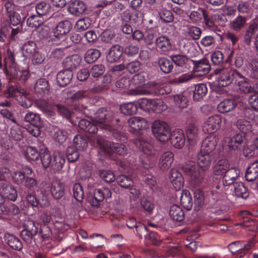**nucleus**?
Masks as SVG:
<instances>
[{
  "instance_id": "1",
  "label": "nucleus",
  "mask_w": 258,
  "mask_h": 258,
  "mask_svg": "<svg viewBox=\"0 0 258 258\" xmlns=\"http://www.w3.org/2000/svg\"><path fill=\"white\" fill-rule=\"evenodd\" d=\"M181 170L189 176L191 185L195 187L214 186L210 182L211 177H209L203 171H200L192 163H185L180 166Z\"/></svg>"
},
{
  "instance_id": "2",
  "label": "nucleus",
  "mask_w": 258,
  "mask_h": 258,
  "mask_svg": "<svg viewBox=\"0 0 258 258\" xmlns=\"http://www.w3.org/2000/svg\"><path fill=\"white\" fill-rule=\"evenodd\" d=\"M40 158L43 167H50L54 172L59 171L65 163L64 157L59 153H54L52 157L50 152L44 145L40 146Z\"/></svg>"
},
{
  "instance_id": "3",
  "label": "nucleus",
  "mask_w": 258,
  "mask_h": 258,
  "mask_svg": "<svg viewBox=\"0 0 258 258\" xmlns=\"http://www.w3.org/2000/svg\"><path fill=\"white\" fill-rule=\"evenodd\" d=\"M113 113L104 108H100L95 114L93 121L96 126L101 128L112 131L113 136L117 140H121L120 133L117 131L112 129L110 122L113 119Z\"/></svg>"
},
{
  "instance_id": "4",
  "label": "nucleus",
  "mask_w": 258,
  "mask_h": 258,
  "mask_svg": "<svg viewBox=\"0 0 258 258\" xmlns=\"http://www.w3.org/2000/svg\"><path fill=\"white\" fill-rule=\"evenodd\" d=\"M41 189L44 192L50 191L56 200L61 198L64 194V185L58 179L50 178L48 181L42 182Z\"/></svg>"
},
{
  "instance_id": "5",
  "label": "nucleus",
  "mask_w": 258,
  "mask_h": 258,
  "mask_svg": "<svg viewBox=\"0 0 258 258\" xmlns=\"http://www.w3.org/2000/svg\"><path fill=\"white\" fill-rule=\"evenodd\" d=\"M138 146L140 150L147 156V158L142 160L144 168L153 167L156 164V159L155 157L156 151L152 145L148 141L141 140L139 141Z\"/></svg>"
},
{
  "instance_id": "6",
  "label": "nucleus",
  "mask_w": 258,
  "mask_h": 258,
  "mask_svg": "<svg viewBox=\"0 0 258 258\" xmlns=\"http://www.w3.org/2000/svg\"><path fill=\"white\" fill-rule=\"evenodd\" d=\"M97 143L100 147V150L105 154H109L115 152L120 155L127 154V149L124 145L120 143H111L102 137H97Z\"/></svg>"
},
{
  "instance_id": "7",
  "label": "nucleus",
  "mask_w": 258,
  "mask_h": 258,
  "mask_svg": "<svg viewBox=\"0 0 258 258\" xmlns=\"http://www.w3.org/2000/svg\"><path fill=\"white\" fill-rule=\"evenodd\" d=\"M151 128L154 136L158 141L165 142L169 140L170 130L165 122L160 120H155L152 124Z\"/></svg>"
},
{
  "instance_id": "8",
  "label": "nucleus",
  "mask_w": 258,
  "mask_h": 258,
  "mask_svg": "<svg viewBox=\"0 0 258 258\" xmlns=\"http://www.w3.org/2000/svg\"><path fill=\"white\" fill-rule=\"evenodd\" d=\"M216 71L219 74L218 85L220 87L227 86L232 83H234L237 76L240 73L237 70L229 68L217 70Z\"/></svg>"
},
{
  "instance_id": "9",
  "label": "nucleus",
  "mask_w": 258,
  "mask_h": 258,
  "mask_svg": "<svg viewBox=\"0 0 258 258\" xmlns=\"http://www.w3.org/2000/svg\"><path fill=\"white\" fill-rule=\"evenodd\" d=\"M244 137L237 133L231 137H225L223 141V149L229 152L240 150L243 147Z\"/></svg>"
},
{
  "instance_id": "10",
  "label": "nucleus",
  "mask_w": 258,
  "mask_h": 258,
  "mask_svg": "<svg viewBox=\"0 0 258 258\" xmlns=\"http://www.w3.org/2000/svg\"><path fill=\"white\" fill-rule=\"evenodd\" d=\"M222 123V117L220 115H214L207 118L202 125L205 133L213 134L217 131Z\"/></svg>"
},
{
  "instance_id": "11",
  "label": "nucleus",
  "mask_w": 258,
  "mask_h": 258,
  "mask_svg": "<svg viewBox=\"0 0 258 258\" xmlns=\"http://www.w3.org/2000/svg\"><path fill=\"white\" fill-rule=\"evenodd\" d=\"M5 73L14 79L22 82H25L27 80L30 76L28 70H23L17 67L16 64H13L9 69H7Z\"/></svg>"
},
{
  "instance_id": "12",
  "label": "nucleus",
  "mask_w": 258,
  "mask_h": 258,
  "mask_svg": "<svg viewBox=\"0 0 258 258\" xmlns=\"http://www.w3.org/2000/svg\"><path fill=\"white\" fill-rule=\"evenodd\" d=\"M200 11L202 13L205 25L212 31L221 32L218 26V20L220 18L219 15H213L210 18L207 14L206 11L200 8Z\"/></svg>"
},
{
  "instance_id": "13",
  "label": "nucleus",
  "mask_w": 258,
  "mask_h": 258,
  "mask_svg": "<svg viewBox=\"0 0 258 258\" xmlns=\"http://www.w3.org/2000/svg\"><path fill=\"white\" fill-rule=\"evenodd\" d=\"M238 90L245 94L253 93V87L250 84L249 80L239 73L234 83Z\"/></svg>"
},
{
  "instance_id": "14",
  "label": "nucleus",
  "mask_w": 258,
  "mask_h": 258,
  "mask_svg": "<svg viewBox=\"0 0 258 258\" xmlns=\"http://www.w3.org/2000/svg\"><path fill=\"white\" fill-rule=\"evenodd\" d=\"M72 27L71 23L68 20L60 22L53 31V36L55 40L60 39L64 35L68 33Z\"/></svg>"
},
{
  "instance_id": "15",
  "label": "nucleus",
  "mask_w": 258,
  "mask_h": 258,
  "mask_svg": "<svg viewBox=\"0 0 258 258\" xmlns=\"http://www.w3.org/2000/svg\"><path fill=\"white\" fill-rule=\"evenodd\" d=\"M218 142V137L214 134L208 136L203 141L201 151L211 153L216 148Z\"/></svg>"
},
{
  "instance_id": "16",
  "label": "nucleus",
  "mask_w": 258,
  "mask_h": 258,
  "mask_svg": "<svg viewBox=\"0 0 258 258\" xmlns=\"http://www.w3.org/2000/svg\"><path fill=\"white\" fill-rule=\"evenodd\" d=\"M171 144L176 148H181L185 142V138L182 130H175L170 133L169 139Z\"/></svg>"
},
{
  "instance_id": "17",
  "label": "nucleus",
  "mask_w": 258,
  "mask_h": 258,
  "mask_svg": "<svg viewBox=\"0 0 258 258\" xmlns=\"http://www.w3.org/2000/svg\"><path fill=\"white\" fill-rule=\"evenodd\" d=\"M194 70L197 75L203 76L207 75L210 71L211 68L209 61L203 58L198 61H193Z\"/></svg>"
},
{
  "instance_id": "18",
  "label": "nucleus",
  "mask_w": 258,
  "mask_h": 258,
  "mask_svg": "<svg viewBox=\"0 0 258 258\" xmlns=\"http://www.w3.org/2000/svg\"><path fill=\"white\" fill-rule=\"evenodd\" d=\"M127 124L135 131L145 129L148 127V123L146 119L140 116L130 117L127 122Z\"/></svg>"
},
{
  "instance_id": "19",
  "label": "nucleus",
  "mask_w": 258,
  "mask_h": 258,
  "mask_svg": "<svg viewBox=\"0 0 258 258\" xmlns=\"http://www.w3.org/2000/svg\"><path fill=\"white\" fill-rule=\"evenodd\" d=\"M210 153L201 151L198 155L197 163L200 168L204 171L208 170L211 164Z\"/></svg>"
},
{
  "instance_id": "20",
  "label": "nucleus",
  "mask_w": 258,
  "mask_h": 258,
  "mask_svg": "<svg viewBox=\"0 0 258 258\" xmlns=\"http://www.w3.org/2000/svg\"><path fill=\"white\" fill-rule=\"evenodd\" d=\"M174 160V155L171 152H164L160 156L159 161V167L162 170L168 169Z\"/></svg>"
},
{
  "instance_id": "21",
  "label": "nucleus",
  "mask_w": 258,
  "mask_h": 258,
  "mask_svg": "<svg viewBox=\"0 0 258 258\" xmlns=\"http://www.w3.org/2000/svg\"><path fill=\"white\" fill-rule=\"evenodd\" d=\"M81 60V57L78 55H73L67 57L62 62V67L65 70H71L73 72V70L79 66Z\"/></svg>"
},
{
  "instance_id": "22",
  "label": "nucleus",
  "mask_w": 258,
  "mask_h": 258,
  "mask_svg": "<svg viewBox=\"0 0 258 258\" xmlns=\"http://www.w3.org/2000/svg\"><path fill=\"white\" fill-rule=\"evenodd\" d=\"M123 53V48L119 45H113L109 50L106 55L107 60L109 62L118 61Z\"/></svg>"
},
{
  "instance_id": "23",
  "label": "nucleus",
  "mask_w": 258,
  "mask_h": 258,
  "mask_svg": "<svg viewBox=\"0 0 258 258\" xmlns=\"http://www.w3.org/2000/svg\"><path fill=\"white\" fill-rule=\"evenodd\" d=\"M170 180L176 190H179L183 186L184 179L181 174L176 169L170 171Z\"/></svg>"
},
{
  "instance_id": "24",
  "label": "nucleus",
  "mask_w": 258,
  "mask_h": 258,
  "mask_svg": "<svg viewBox=\"0 0 258 258\" xmlns=\"http://www.w3.org/2000/svg\"><path fill=\"white\" fill-rule=\"evenodd\" d=\"M155 45L156 49L161 52H166L171 48L170 39L166 36L162 35L156 38Z\"/></svg>"
},
{
  "instance_id": "25",
  "label": "nucleus",
  "mask_w": 258,
  "mask_h": 258,
  "mask_svg": "<svg viewBox=\"0 0 258 258\" xmlns=\"http://www.w3.org/2000/svg\"><path fill=\"white\" fill-rule=\"evenodd\" d=\"M240 171L236 168H229L224 173L223 178V184L224 186H228L232 183L239 176Z\"/></svg>"
},
{
  "instance_id": "26",
  "label": "nucleus",
  "mask_w": 258,
  "mask_h": 258,
  "mask_svg": "<svg viewBox=\"0 0 258 258\" xmlns=\"http://www.w3.org/2000/svg\"><path fill=\"white\" fill-rule=\"evenodd\" d=\"M73 77V73L71 70H64L59 72L56 77L58 84L61 87H64L69 84Z\"/></svg>"
},
{
  "instance_id": "27",
  "label": "nucleus",
  "mask_w": 258,
  "mask_h": 258,
  "mask_svg": "<svg viewBox=\"0 0 258 258\" xmlns=\"http://www.w3.org/2000/svg\"><path fill=\"white\" fill-rule=\"evenodd\" d=\"M257 31H258V22L255 21L250 22L245 31L243 37L244 43L250 45L252 38Z\"/></svg>"
},
{
  "instance_id": "28",
  "label": "nucleus",
  "mask_w": 258,
  "mask_h": 258,
  "mask_svg": "<svg viewBox=\"0 0 258 258\" xmlns=\"http://www.w3.org/2000/svg\"><path fill=\"white\" fill-rule=\"evenodd\" d=\"M87 7L84 2L75 0L70 4L69 11L74 15H79L84 13Z\"/></svg>"
},
{
  "instance_id": "29",
  "label": "nucleus",
  "mask_w": 258,
  "mask_h": 258,
  "mask_svg": "<svg viewBox=\"0 0 258 258\" xmlns=\"http://www.w3.org/2000/svg\"><path fill=\"white\" fill-rule=\"evenodd\" d=\"M229 168L228 160L224 158L218 159L213 168V173L215 175H222Z\"/></svg>"
},
{
  "instance_id": "30",
  "label": "nucleus",
  "mask_w": 258,
  "mask_h": 258,
  "mask_svg": "<svg viewBox=\"0 0 258 258\" xmlns=\"http://www.w3.org/2000/svg\"><path fill=\"white\" fill-rule=\"evenodd\" d=\"M245 177L248 181H252L258 177V160L251 163L247 167Z\"/></svg>"
},
{
  "instance_id": "31",
  "label": "nucleus",
  "mask_w": 258,
  "mask_h": 258,
  "mask_svg": "<svg viewBox=\"0 0 258 258\" xmlns=\"http://www.w3.org/2000/svg\"><path fill=\"white\" fill-rule=\"evenodd\" d=\"M235 106V101L233 99H228L220 102L218 105L217 109L219 112L224 113L233 110Z\"/></svg>"
},
{
  "instance_id": "32",
  "label": "nucleus",
  "mask_w": 258,
  "mask_h": 258,
  "mask_svg": "<svg viewBox=\"0 0 258 258\" xmlns=\"http://www.w3.org/2000/svg\"><path fill=\"white\" fill-rule=\"evenodd\" d=\"M237 128L243 134H251L252 132V127L249 121L244 118L237 120L234 123Z\"/></svg>"
},
{
  "instance_id": "33",
  "label": "nucleus",
  "mask_w": 258,
  "mask_h": 258,
  "mask_svg": "<svg viewBox=\"0 0 258 258\" xmlns=\"http://www.w3.org/2000/svg\"><path fill=\"white\" fill-rule=\"evenodd\" d=\"M155 8L158 11V14L161 20L165 23H169L173 21V16L171 11L167 10L160 4H156Z\"/></svg>"
},
{
  "instance_id": "34",
  "label": "nucleus",
  "mask_w": 258,
  "mask_h": 258,
  "mask_svg": "<svg viewBox=\"0 0 258 258\" xmlns=\"http://www.w3.org/2000/svg\"><path fill=\"white\" fill-rule=\"evenodd\" d=\"M4 238L7 244L14 249L20 250L23 248L22 242L15 236L7 233L5 234Z\"/></svg>"
},
{
  "instance_id": "35",
  "label": "nucleus",
  "mask_w": 258,
  "mask_h": 258,
  "mask_svg": "<svg viewBox=\"0 0 258 258\" xmlns=\"http://www.w3.org/2000/svg\"><path fill=\"white\" fill-rule=\"evenodd\" d=\"M0 188L8 199L12 201L16 200L18 197L17 191L13 186L2 183Z\"/></svg>"
},
{
  "instance_id": "36",
  "label": "nucleus",
  "mask_w": 258,
  "mask_h": 258,
  "mask_svg": "<svg viewBox=\"0 0 258 258\" xmlns=\"http://www.w3.org/2000/svg\"><path fill=\"white\" fill-rule=\"evenodd\" d=\"M25 120L26 122L31 123L30 125L36 126H43V121L39 114L32 112L27 113L25 116Z\"/></svg>"
},
{
  "instance_id": "37",
  "label": "nucleus",
  "mask_w": 258,
  "mask_h": 258,
  "mask_svg": "<svg viewBox=\"0 0 258 258\" xmlns=\"http://www.w3.org/2000/svg\"><path fill=\"white\" fill-rule=\"evenodd\" d=\"M171 218L175 221L181 222L184 219V213L182 209L177 205H172L169 210Z\"/></svg>"
},
{
  "instance_id": "38",
  "label": "nucleus",
  "mask_w": 258,
  "mask_h": 258,
  "mask_svg": "<svg viewBox=\"0 0 258 258\" xmlns=\"http://www.w3.org/2000/svg\"><path fill=\"white\" fill-rule=\"evenodd\" d=\"M181 205L187 210H189L192 207L193 203L191 196L187 190H182L180 198Z\"/></svg>"
},
{
  "instance_id": "39",
  "label": "nucleus",
  "mask_w": 258,
  "mask_h": 258,
  "mask_svg": "<svg viewBox=\"0 0 258 258\" xmlns=\"http://www.w3.org/2000/svg\"><path fill=\"white\" fill-rule=\"evenodd\" d=\"M246 23V18L241 15H238L231 21L230 28L235 31H239L244 27Z\"/></svg>"
},
{
  "instance_id": "40",
  "label": "nucleus",
  "mask_w": 258,
  "mask_h": 258,
  "mask_svg": "<svg viewBox=\"0 0 258 258\" xmlns=\"http://www.w3.org/2000/svg\"><path fill=\"white\" fill-rule=\"evenodd\" d=\"M172 62L176 66L186 68L190 59L184 54H174L170 56Z\"/></svg>"
},
{
  "instance_id": "41",
  "label": "nucleus",
  "mask_w": 258,
  "mask_h": 258,
  "mask_svg": "<svg viewBox=\"0 0 258 258\" xmlns=\"http://www.w3.org/2000/svg\"><path fill=\"white\" fill-rule=\"evenodd\" d=\"M208 92L207 86L205 84H199L195 86L193 93V98L195 101H200L206 96Z\"/></svg>"
},
{
  "instance_id": "42",
  "label": "nucleus",
  "mask_w": 258,
  "mask_h": 258,
  "mask_svg": "<svg viewBox=\"0 0 258 258\" xmlns=\"http://www.w3.org/2000/svg\"><path fill=\"white\" fill-rule=\"evenodd\" d=\"M35 91L41 96L48 92V82L44 79H40L37 81L34 87Z\"/></svg>"
},
{
  "instance_id": "43",
  "label": "nucleus",
  "mask_w": 258,
  "mask_h": 258,
  "mask_svg": "<svg viewBox=\"0 0 258 258\" xmlns=\"http://www.w3.org/2000/svg\"><path fill=\"white\" fill-rule=\"evenodd\" d=\"M158 64L160 70L165 74L170 73L174 67L172 60H170L165 57L159 58Z\"/></svg>"
},
{
  "instance_id": "44",
  "label": "nucleus",
  "mask_w": 258,
  "mask_h": 258,
  "mask_svg": "<svg viewBox=\"0 0 258 258\" xmlns=\"http://www.w3.org/2000/svg\"><path fill=\"white\" fill-rule=\"evenodd\" d=\"M79 127L81 130L90 134H94L98 130L96 125L85 119L79 121Z\"/></svg>"
},
{
  "instance_id": "45",
  "label": "nucleus",
  "mask_w": 258,
  "mask_h": 258,
  "mask_svg": "<svg viewBox=\"0 0 258 258\" xmlns=\"http://www.w3.org/2000/svg\"><path fill=\"white\" fill-rule=\"evenodd\" d=\"M198 128L194 124H190L187 127L186 134L187 139L191 144L195 143L198 140Z\"/></svg>"
},
{
  "instance_id": "46",
  "label": "nucleus",
  "mask_w": 258,
  "mask_h": 258,
  "mask_svg": "<svg viewBox=\"0 0 258 258\" xmlns=\"http://www.w3.org/2000/svg\"><path fill=\"white\" fill-rule=\"evenodd\" d=\"M233 186L236 197L245 199L248 197L249 192L243 183L235 182Z\"/></svg>"
},
{
  "instance_id": "47",
  "label": "nucleus",
  "mask_w": 258,
  "mask_h": 258,
  "mask_svg": "<svg viewBox=\"0 0 258 258\" xmlns=\"http://www.w3.org/2000/svg\"><path fill=\"white\" fill-rule=\"evenodd\" d=\"M21 93H24V89L18 87L17 86L9 85L5 92L6 97H18Z\"/></svg>"
},
{
  "instance_id": "48",
  "label": "nucleus",
  "mask_w": 258,
  "mask_h": 258,
  "mask_svg": "<svg viewBox=\"0 0 258 258\" xmlns=\"http://www.w3.org/2000/svg\"><path fill=\"white\" fill-rule=\"evenodd\" d=\"M23 54L27 57H30L36 51V44L33 41H28L23 46Z\"/></svg>"
},
{
  "instance_id": "49",
  "label": "nucleus",
  "mask_w": 258,
  "mask_h": 258,
  "mask_svg": "<svg viewBox=\"0 0 258 258\" xmlns=\"http://www.w3.org/2000/svg\"><path fill=\"white\" fill-rule=\"evenodd\" d=\"M22 31V27L19 26L16 28H13L9 26L8 27L2 28L1 29V33L4 35H8L11 39H15L17 35L20 33Z\"/></svg>"
},
{
  "instance_id": "50",
  "label": "nucleus",
  "mask_w": 258,
  "mask_h": 258,
  "mask_svg": "<svg viewBox=\"0 0 258 258\" xmlns=\"http://www.w3.org/2000/svg\"><path fill=\"white\" fill-rule=\"evenodd\" d=\"M101 55L100 51L97 49H90L87 50L85 55V60L88 63L95 61Z\"/></svg>"
},
{
  "instance_id": "51",
  "label": "nucleus",
  "mask_w": 258,
  "mask_h": 258,
  "mask_svg": "<svg viewBox=\"0 0 258 258\" xmlns=\"http://www.w3.org/2000/svg\"><path fill=\"white\" fill-rule=\"evenodd\" d=\"M73 143L76 149L78 150H85L88 146L87 139L79 135L74 137Z\"/></svg>"
},
{
  "instance_id": "52",
  "label": "nucleus",
  "mask_w": 258,
  "mask_h": 258,
  "mask_svg": "<svg viewBox=\"0 0 258 258\" xmlns=\"http://www.w3.org/2000/svg\"><path fill=\"white\" fill-rule=\"evenodd\" d=\"M35 9L37 14L40 16L47 15L50 13L51 10L50 4L44 2L38 3Z\"/></svg>"
},
{
  "instance_id": "53",
  "label": "nucleus",
  "mask_w": 258,
  "mask_h": 258,
  "mask_svg": "<svg viewBox=\"0 0 258 258\" xmlns=\"http://www.w3.org/2000/svg\"><path fill=\"white\" fill-rule=\"evenodd\" d=\"M120 109L121 112L125 115H132L136 113L137 106L133 102H128L122 104Z\"/></svg>"
},
{
  "instance_id": "54",
  "label": "nucleus",
  "mask_w": 258,
  "mask_h": 258,
  "mask_svg": "<svg viewBox=\"0 0 258 258\" xmlns=\"http://www.w3.org/2000/svg\"><path fill=\"white\" fill-rule=\"evenodd\" d=\"M104 200L101 189H96L94 192L93 197L89 199V202L93 207H98L100 202Z\"/></svg>"
},
{
  "instance_id": "55",
  "label": "nucleus",
  "mask_w": 258,
  "mask_h": 258,
  "mask_svg": "<svg viewBox=\"0 0 258 258\" xmlns=\"http://www.w3.org/2000/svg\"><path fill=\"white\" fill-rule=\"evenodd\" d=\"M151 110L156 112L162 111L167 108L163 101L160 99H151Z\"/></svg>"
},
{
  "instance_id": "56",
  "label": "nucleus",
  "mask_w": 258,
  "mask_h": 258,
  "mask_svg": "<svg viewBox=\"0 0 258 258\" xmlns=\"http://www.w3.org/2000/svg\"><path fill=\"white\" fill-rule=\"evenodd\" d=\"M10 136L15 141H20L23 138L21 128L17 122L11 127Z\"/></svg>"
},
{
  "instance_id": "57",
  "label": "nucleus",
  "mask_w": 258,
  "mask_h": 258,
  "mask_svg": "<svg viewBox=\"0 0 258 258\" xmlns=\"http://www.w3.org/2000/svg\"><path fill=\"white\" fill-rule=\"evenodd\" d=\"M194 78V76L191 73H185L182 74L177 77L171 80V83L174 85L185 83Z\"/></svg>"
},
{
  "instance_id": "58",
  "label": "nucleus",
  "mask_w": 258,
  "mask_h": 258,
  "mask_svg": "<svg viewBox=\"0 0 258 258\" xmlns=\"http://www.w3.org/2000/svg\"><path fill=\"white\" fill-rule=\"evenodd\" d=\"M17 99L21 105L25 108H28L32 105V101L29 98V94L25 90L24 93H21Z\"/></svg>"
},
{
  "instance_id": "59",
  "label": "nucleus",
  "mask_w": 258,
  "mask_h": 258,
  "mask_svg": "<svg viewBox=\"0 0 258 258\" xmlns=\"http://www.w3.org/2000/svg\"><path fill=\"white\" fill-rule=\"evenodd\" d=\"M91 24L89 18H84L79 20L75 24V28L78 31H82L88 28Z\"/></svg>"
},
{
  "instance_id": "60",
  "label": "nucleus",
  "mask_w": 258,
  "mask_h": 258,
  "mask_svg": "<svg viewBox=\"0 0 258 258\" xmlns=\"http://www.w3.org/2000/svg\"><path fill=\"white\" fill-rule=\"evenodd\" d=\"M40 151L33 147H27L26 150V158L30 160L36 161L40 157Z\"/></svg>"
},
{
  "instance_id": "61",
  "label": "nucleus",
  "mask_w": 258,
  "mask_h": 258,
  "mask_svg": "<svg viewBox=\"0 0 258 258\" xmlns=\"http://www.w3.org/2000/svg\"><path fill=\"white\" fill-rule=\"evenodd\" d=\"M187 33L192 39L198 40L201 35L202 30L199 27L189 25L187 26Z\"/></svg>"
},
{
  "instance_id": "62",
  "label": "nucleus",
  "mask_w": 258,
  "mask_h": 258,
  "mask_svg": "<svg viewBox=\"0 0 258 258\" xmlns=\"http://www.w3.org/2000/svg\"><path fill=\"white\" fill-rule=\"evenodd\" d=\"M195 204L196 209L198 210L204 204V196L203 192L200 189H197L194 191Z\"/></svg>"
},
{
  "instance_id": "63",
  "label": "nucleus",
  "mask_w": 258,
  "mask_h": 258,
  "mask_svg": "<svg viewBox=\"0 0 258 258\" xmlns=\"http://www.w3.org/2000/svg\"><path fill=\"white\" fill-rule=\"evenodd\" d=\"M174 100L176 104L180 108H183L187 107L188 100L183 94L175 95L174 96Z\"/></svg>"
},
{
  "instance_id": "64",
  "label": "nucleus",
  "mask_w": 258,
  "mask_h": 258,
  "mask_svg": "<svg viewBox=\"0 0 258 258\" xmlns=\"http://www.w3.org/2000/svg\"><path fill=\"white\" fill-rule=\"evenodd\" d=\"M116 180L120 186L124 188H129L133 184L132 179L130 177L124 175L118 176Z\"/></svg>"
}]
</instances>
